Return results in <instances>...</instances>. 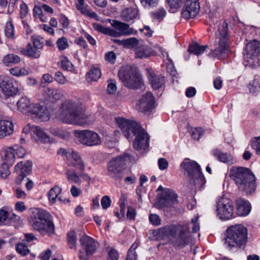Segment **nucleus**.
Instances as JSON below:
<instances>
[{
  "instance_id": "864d4df0",
  "label": "nucleus",
  "mask_w": 260,
  "mask_h": 260,
  "mask_svg": "<svg viewBox=\"0 0 260 260\" xmlns=\"http://www.w3.org/2000/svg\"><path fill=\"white\" fill-rule=\"evenodd\" d=\"M190 133L193 139L198 140L203 135L204 132L201 127L193 128H191Z\"/></svg>"
},
{
  "instance_id": "cd10ccee",
  "label": "nucleus",
  "mask_w": 260,
  "mask_h": 260,
  "mask_svg": "<svg viewBox=\"0 0 260 260\" xmlns=\"http://www.w3.org/2000/svg\"><path fill=\"white\" fill-rule=\"evenodd\" d=\"M32 162L30 160H27L24 164L22 161L18 162L15 167V172L25 175V176L28 175L32 169Z\"/></svg>"
},
{
  "instance_id": "4c0bfd02",
  "label": "nucleus",
  "mask_w": 260,
  "mask_h": 260,
  "mask_svg": "<svg viewBox=\"0 0 260 260\" xmlns=\"http://www.w3.org/2000/svg\"><path fill=\"white\" fill-rule=\"evenodd\" d=\"M207 48V45H199L196 42L195 43L189 46L188 51L190 53L196 55H199L203 53Z\"/></svg>"
},
{
  "instance_id": "2eb2a0df",
  "label": "nucleus",
  "mask_w": 260,
  "mask_h": 260,
  "mask_svg": "<svg viewBox=\"0 0 260 260\" xmlns=\"http://www.w3.org/2000/svg\"><path fill=\"white\" fill-rule=\"evenodd\" d=\"M19 82L8 76H0V88L7 96L16 95L19 91L18 86Z\"/></svg>"
},
{
  "instance_id": "ea45409f",
  "label": "nucleus",
  "mask_w": 260,
  "mask_h": 260,
  "mask_svg": "<svg viewBox=\"0 0 260 260\" xmlns=\"http://www.w3.org/2000/svg\"><path fill=\"white\" fill-rule=\"evenodd\" d=\"M142 42V40L140 41L133 37L126 39L124 41V48L133 49L136 50Z\"/></svg>"
},
{
  "instance_id": "6e6d98bb",
  "label": "nucleus",
  "mask_w": 260,
  "mask_h": 260,
  "mask_svg": "<svg viewBox=\"0 0 260 260\" xmlns=\"http://www.w3.org/2000/svg\"><path fill=\"white\" fill-rule=\"evenodd\" d=\"M127 199L125 196L123 194H122L120 200H119V207H120V214L121 215V217H124L125 214V203L126 202Z\"/></svg>"
},
{
  "instance_id": "2f4dec72",
  "label": "nucleus",
  "mask_w": 260,
  "mask_h": 260,
  "mask_svg": "<svg viewBox=\"0 0 260 260\" xmlns=\"http://www.w3.org/2000/svg\"><path fill=\"white\" fill-rule=\"evenodd\" d=\"M138 15V10L133 8L124 9L122 12V17L124 20L127 22L133 21Z\"/></svg>"
},
{
  "instance_id": "423d86ee",
  "label": "nucleus",
  "mask_w": 260,
  "mask_h": 260,
  "mask_svg": "<svg viewBox=\"0 0 260 260\" xmlns=\"http://www.w3.org/2000/svg\"><path fill=\"white\" fill-rule=\"evenodd\" d=\"M226 232L224 244L229 250L236 251L245 246L247 241V230L245 227L241 224L231 226Z\"/></svg>"
},
{
  "instance_id": "f03ea898",
  "label": "nucleus",
  "mask_w": 260,
  "mask_h": 260,
  "mask_svg": "<svg viewBox=\"0 0 260 260\" xmlns=\"http://www.w3.org/2000/svg\"><path fill=\"white\" fill-rule=\"evenodd\" d=\"M59 118L66 123L81 126L89 125L94 122L93 117L86 114L80 105L70 101L63 103Z\"/></svg>"
},
{
  "instance_id": "f257e3e1",
  "label": "nucleus",
  "mask_w": 260,
  "mask_h": 260,
  "mask_svg": "<svg viewBox=\"0 0 260 260\" xmlns=\"http://www.w3.org/2000/svg\"><path fill=\"white\" fill-rule=\"evenodd\" d=\"M154 236L157 240H164L171 236L172 244L179 248L187 245L191 238L187 225H168L157 229L154 232Z\"/></svg>"
},
{
  "instance_id": "a18cd8bd",
  "label": "nucleus",
  "mask_w": 260,
  "mask_h": 260,
  "mask_svg": "<svg viewBox=\"0 0 260 260\" xmlns=\"http://www.w3.org/2000/svg\"><path fill=\"white\" fill-rule=\"evenodd\" d=\"M77 237L73 231H70L68 234V243L70 248L73 249L76 246Z\"/></svg>"
},
{
  "instance_id": "9b49d317",
  "label": "nucleus",
  "mask_w": 260,
  "mask_h": 260,
  "mask_svg": "<svg viewBox=\"0 0 260 260\" xmlns=\"http://www.w3.org/2000/svg\"><path fill=\"white\" fill-rule=\"evenodd\" d=\"M243 57L247 63L246 66H260V43L254 40L248 43L243 53Z\"/></svg>"
},
{
  "instance_id": "338daca9",
  "label": "nucleus",
  "mask_w": 260,
  "mask_h": 260,
  "mask_svg": "<svg viewBox=\"0 0 260 260\" xmlns=\"http://www.w3.org/2000/svg\"><path fill=\"white\" fill-rule=\"evenodd\" d=\"M20 17L23 18L26 17L28 12L27 6L25 3H22L20 6Z\"/></svg>"
},
{
  "instance_id": "b1692460",
  "label": "nucleus",
  "mask_w": 260,
  "mask_h": 260,
  "mask_svg": "<svg viewBox=\"0 0 260 260\" xmlns=\"http://www.w3.org/2000/svg\"><path fill=\"white\" fill-rule=\"evenodd\" d=\"M14 133V124L8 120H0V139L12 135Z\"/></svg>"
},
{
  "instance_id": "f3484780",
  "label": "nucleus",
  "mask_w": 260,
  "mask_h": 260,
  "mask_svg": "<svg viewBox=\"0 0 260 260\" xmlns=\"http://www.w3.org/2000/svg\"><path fill=\"white\" fill-rule=\"evenodd\" d=\"M28 116L37 122L46 121L50 119V115L46 108L36 103L32 105Z\"/></svg>"
},
{
  "instance_id": "20e7f679",
  "label": "nucleus",
  "mask_w": 260,
  "mask_h": 260,
  "mask_svg": "<svg viewBox=\"0 0 260 260\" xmlns=\"http://www.w3.org/2000/svg\"><path fill=\"white\" fill-rule=\"evenodd\" d=\"M216 43L215 49L211 50L209 56L218 59L225 57L229 51L228 24L225 20L219 21L215 24Z\"/></svg>"
},
{
  "instance_id": "bf43d9fd",
  "label": "nucleus",
  "mask_w": 260,
  "mask_h": 260,
  "mask_svg": "<svg viewBox=\"0 0 260 260\" xmlns=\"http://www.w3.org/2000/svg\"><path fill=\"white\" fill-rule=\"evenodd\" d=\"M58 21L64 28H67L69 27L70 20L64 15L61 14L59 15Z\"/></svg>"
},
{
  "instance_id": "e2e57ef3",
  "label": "nucleus",
  "mask_w": 260,
  "mask_h": 260,
  "mask_svg": "<svg viewBox=\"0 0 260 260\" xmlns=\"http://www.w3.org/2000/svg\"><path fill=\"white\" fill-rule=\"evenodd\" d=\"M158 165L160 170H164L168 167L169 163L166 158H160L158 160Z\"/></svg>"
},
{
  "instance_id": "72a5a7b5",
  "label": "nucleus",
  "mask_w": 260,
  "mask_h": 260,
  "mask_svg": "<svg viewBox=\"0 0 260 260\" xmlns=\"http://www.w3.org/2000/svg\"><path fill=\"white\" fill-rule=\"evenodd\" d=\"M101 76V72L98 68L92 67L86 74V77L87 82L96 81Z\"/></svg>"
},
{
  "instance_id": "473e14b6",
  "label": "nucleus",
  "mask_w": 260,
  "mask_h": 260,
  "mask_svg": "<svg viewBox=\"0 0 260 260\" xmlns=\"http://www.w3.org/2000/svg\"><path fill=\"white\" fill-rule=\"evenodd\" d=\"M33 128V133L36 135L37 140L44 143H47L50 141V137L40 127L36 126Z\"/></svg>"
},
{
  "instance_id": "1a4fd4ad",
  "label": "nucleus",
  "mask_w": 260,
  "mask_h": 260,
  "mask_svg": "<svg viewBox=\"0 0 260 260\" xmlns=\"http://www.w3.org/2000/svg\"><path fill=\"white\" fill-rule=\"evenodd\" d=\"M131 155L127 153L118 156L109 161L107 167V175L115 180H120L124 176V166L131 160Z\"/></svg>"
},
{
  "instance_id": "5701e85b",
  "label": "nucleus",
  "mask_w": 260,
  "mask_h": 260,
  "mask_svg": "<svg viewBox=\"0 0 260 260\" xmlns=\"http://www.w3.org/2000/svg\"><path fill=\"white\" fill-rule=\"evenodd\" d=\"M66 174L67 177V179L69 182L78 184L81 183V179L86 181H89L90 180V177L87 174H78L73 169L67 170Z\"/></svg>"
},
{
  "instance_id": "a211bd4d",
  "label": "nucleus",
  "mask_w": 260,
  "mask_h": 260,
  "mask_svg": "<svg viewBox=\"0 0 260 260\" xmlns=\"http://www.w3.org/2000/svg\"><path fill=\"white\" fill-rule=\"evenodd\" d=\"M200 10V5L198 0H187L182 12V17L186 19L195 17L198 13Z\"/></svg>"
},
{
  "instance_id": "412c9836",
  "label": "nucleus",
  "mask_w": 260,
  "mask_h": 260,
  "mask_svg": "<svg viewBox=\"0 0 260 260\" xmlns=\"http://www.w3.org/2000/svg\"><path fill=\"white\" fill-rule=\"evenodd\" d=\"M67 164L68 166L74 167L81 171L85 169V165L78 153L74 150L67 153Z\"/></svg>"
},
{
  "instance_id": "3c124183",
  "label": "nucleus",
  "mask_w": 260,
  "mask_h": 260,
  "mask_svg": "<svg viewBox=\"0 0 260 260\" xmlns=\"http://www.w3.org/2000/svg\"><path fill=\"white\" fill-rule=\"evenodd\" d=\"M16 249L18 253L22 255H25L29 252L27 246L21 243L16 245Z\"/></svg>"
},
{
  "instance_id": "f704fd0d",
  "label": "nucleus",
  "mask_w": 260,
  "mask_h": 260,
  "mask_svg": "<svg viewBox=\"0 0 260 260\" xmlns=\"http://www.w3.org/2000/svg\"><path fill=\"white\" fill-rule=\"evenodd\" d=\"M61 188L58 185H55L51 188L47 193L48 200L52 204H54L56 202V200L59 194L61 191Z\"/></svg>"
},
{
  "instance_id": "052dcab7",
  "label": "nucleus",
  "mask_w": 260,
  "mask_h": 260,
  "mask_svg": "<svg viewBox=\"0 0 260 260\" xmlns=\"http://www.w3.org/2000/svg\"><path fill=\"white\" fill-rule=\"evenodd\" d=\"M111 203V200L108 196H104L101 200V205L103 209H107L109 208Z\"/></svg>"
},
{
  "instance_id": "680f3d73",
  "label": "nucleus",
  "mask_w": 260,
  "mask_h": 260,
  "mask_svg": "<svg viewBox=\"0 0 260 260\" xmlns=\"http://www.w3.org/2000/svg\"><path fill=\"white\" fill-rule=\"evenodd\" d=\"M252 147L256 150V154H260V136L255 138L252 141Z\"/></svg>"
},
{
  "instance_id": "4d7b16f0",
  "label": "nucleus",
  "mask_w": 260,
  "mask_h": 260,
  "mask_svg": "<svg viewBox=\"0 0 260 260\" xmlns=\"http://www.w3.org/2000/svg\"><path fill=\"white\" fill-rule=\"evenodd\" d=\"M55 80L61 84H64L67 82L66 77L63 74L59 71L56 72L54 75Z\"/></svg>"
},
{
  "instance_id": "393cba45",
  "label": "nucleus",
  "mask_w": 260,
  "mask_h": 260,
  "mask_svg": "<svg viewBox=\"0 0 260 260\" xmlns=\"http://www.w3.org/2000/svg\"><path fill=\"white\" fill-rule=\"evenodd\" d=\"M148 78L153 89L162 88L165 84V78L160 75H156L152 71L148 72Z\"/></svg>"
},
{
  "instance_id": "c9c22d12",
  "label": "nucleus",
  "mask_w": 260,
  "mask_h": 260,
  "mask_svg": "<svg viewBox=\"0 0 260 260\" xmlns=\"http://www.w3.org/2000/svg\"><path fill=\"white\" fill-rule=\"evenodd\" d=\"M44 94L52 101L59 100L62 95L58 89L51 88H47L44 91Z\"/></svg>"
},
{
  "instance_id": "f8f14e48",
  "label": "nucleus",
  "mask_w": 260,
  "mask_h": 260,
  "mask_svg": "<svg viewBox=\"0 0 260 260\" xmlns=\"http://www.w3.org/2000/svg\"><path fill=\"white\" fill-rule=\"evenodd\" d=\"M234 203L230 199L224 196L219 197L216 200V212L218 217L222 220H229L234 217Z\"/></svg>"
},
{
  "instance_id": "bb28decb",
  "label": "nucleus",
  "mask_w": 260,
  "mask_h": 260,
  "mask_svg": "<svg viewBox=\"0 0 260 260\" xmlns=\"http://www.w3.org/2000/svg\"><path fill=\"white\" fill-rule=\"evenodd\" d=\"M34 104L30 101V99L25 96L21 98L17 103L18 110L27 115L30 113Z\"/></svg>"
},
{
  "instance_id": "8fccbe9b",
  "label": "nucleus",
  "mask_w": 260,
  "mask_h": 260,
  "mask_svg": "<svg viewBox=\"0 0 260 260\" xmlns=\"http://www.w3.org/2000/svg\"><path fill=\"white\" fill-rule=\"evenodd\" d=\"M56 45L59 50H63L69 47L68 40L63 37L58 39Z\"/></svg>"
},
{
  "instance_id": "79ce46f5",
  "label": "nucleus",
  "mask_w": 260,
  "mask_h": 260,
  "mask_svg": "<svg viewBox=\"0 0 260 260\" xmlns=\"http://www.w3.org/2000/svg\"><path fill=\"white\" fill-rule=\"evenodd\" d=\"M9 72L12 75L16 77L26 76L29 74L27 69L25 68H20L18 67L9 69Z\"/></svg>"
},
{
  "instance_id": "774afa93",
  "label": "nucleus",
  "mask_w": 260,
  "mask_h": 260,
  "mask_svg": "<svg viewBox=\"0 0 260 260\" xmlns=\"http://www.w3.org/2000/svg\"><path fill=\"white\" fill-rule=\"evenodd\" d=\"M136 215V212L134 208L131 207H127V218L129 220H134Z\"/></svg>"
},
{
  "instance_id": "6e6552de",
  "label": "nucleus",
  "mask_w": 260,
  "mask_h": 260,
  "mask_svg": "<svg viewBox=\"0 0 260 260\" xmlns=\"http://www.w3.org/2000/svg\"><path fill=\"white\" fill-rule=\"evenodd\" d=\"M112 25L115 28L118 29L119 31L108 27H105L99 23H94L93 27L95 30L100 32L113 37L128 36L136 34L137 32L134 29L130 28L128 24L122 22L114 20Z\"/></svg>"
},
{
  "instance_id": "c85d7f7f",
  "label": "nucleus",
  "mask_w": 260,
  "mask_h": 260,
  "mask_svg": "<svg viewBox=\"0 0 260 260\" xmlns=\"http://www.w3.org/2000/svg\"><path fill=\"white\" fill-rule=\"evenodd\" d=\"M151 54V49L147 46L144 45L142 42L135 50V56L137 58L143 59L149 57Z\"/></svg>"
},
{
  "instance_id": "9d476101",
  "label": "nucleus",
  "mask_w": 260,
  "mask_h": 260,
  "mask_svg": "<svg viewBox=\"0 0 260 260\" xmlns=\"http://www.w3.org/2000/svg\"><path fill=\"white\" fill-rule=\"evenodd\" d=\"M118 77L124 86L129 88L138 89L143 86L141 77L131 67L122 68L118 72Z\"/></svg>"
},
{
  "instance_id": "69168bd1",
  "label": "nucleus",
  "mask_w": 260,
  "mask_h": 260,
  "mask_svg": "<svg viewBox=\"0 0 260 260\" xmlns=\"http://www.w3.org/2000/svg\"><path fill=\"white\" fill-rule=\"evenodd\" d=\"M77 1L79 3V4L77 5V9L80 10L82 13L88 15L89 11L85 7H84V0H82V1H80V0Z\"/></svg>"
},
{
  "instance_id": "49530a36",
  "label": "nucleus",
  "mask_w": 260,
  "mask_h": 260,
  "mask_svg": "<svg viewBox=\"0 0 260 260\" xmlns=\"http://www.w3.org/2000/svg\"><path fill=\"white\" fill-rule=\"evenodd\" d=\"M119 256V253L117 250L111 247L107 248V260H118Z\"/></svg>"
},
{
  "instance_id": "39448f33",
  "label": "nucleus",
  "mask_w": 260,
  "mask_h": 260,
  "mask_svg": "<svg viewBox=\"0 0 260 260\" xmlns=\"http://www.w3.org/2000/svg\"><path fill=\"white\" fill-rule=\"evenodd\" d=\"M229 177L241 191L251 193L255 189L254 176L246 168L232 167L229 172Z\"/></svg>"
},
{
  "instance_id": "37998d69",
  "label": "nucleus",
  "mask_w": 260,
  "mask_h": 260,
  "mask_svg": "<svg viewBox=\"0 0 260 260\" xmlns=\"http://www.w3.org/2000/svg\"><path fill=\"white\" fill-rule=\"evenodd\" d=\"M5 32L6 36L10 39H14V28L11 22H7L5 25Z\"/></svg>"
},
{
  "instance_id": "7ed1b4c3",
  "label": "nucleus",
  "mask_w": 260,
  "mask_h": 260,
  "mask_svg": "<svg viewBox=\"0 0 260 260\" xmlns=\"http://www.w3.org/2000/svg\"><path fill=\"white\" fill-rule=\"evenodd\" d=\"M29 221L32 229L42 235L50 236L54 233L55 225L52 216L41 208H34L31 211Z\"/></svg>"
},
{
  "instance_id": "4be33fe9",
  "label": "nucleus",
  "mask_w": 260,
  "mask_h": 260,
  "mask_svg": "<svg viewBox=\"0 0 260 260\" xmlns=\"http://www.w3.org/2000/svg\"><path fill=\"white\" fill-rule=\"evenodd\" d=\"M79 241L87 254H93L96 250L98 243L93 238L84 235L80 238Z\"/></svg>"
},
{
  "instance_id": "aec40b11",
  "label": "nucleus",
  "mask_w": 260,
  "mask_h": 260,
  "mask_svg": "<svg viewBox=\"0 0 260 260\" xmlns=\"http://www.w3.org/2000/svg\"><path fill=\"white\" fill-rule=\"evenodd\" d=\"M115 121L127 139L130 137L131 131L137 123L135 121L128 120L122 117H115Z\"/></svg>"
},
{
  "instance_id": "ddd939ff",
  "label": "nucleus",
  "mask_w": 260,
  "mask_h": 260,
  "mask_svg": "<svg viewBox=\"0 0 260 260\" xmlns=\"http://www.w3.org/2000/svg\"><path fill=\"white\" fill-rule=\"evenodd\" d=\"M135 136L133 142V147L136 150L145 149L148 147L149 137L146 131L139 124L137 123L131 132Z\"/></svg>"
},
{
  "instance_id": "0eeeda50",
  "label": "nucleus",
  "mask_w": 260,
  "mask_h": 260,
  "mask_svg": "<svg viewBox=\"0 0 260 260\" xmlns=\"http://www.w3.org/2000/svg\"><path fill=\"white\" fill-rule=\"evenodd\" d=\"M181 168L186 172L190 178V183L196 189H202L206 183V179L201 172L200 165L194 161L186 159L181 164Z\"/></svg>"
},
{
  "instance_id": "09e8293b",
  "label": "nucleus",
  "mask_w": 260,
  "mask_h": 260,
  "mask_svg": "<svg viewBox=\"0 0 260 260\" xmlns=\"http://www.w3.org/2000/svg\"><path fill=\"white\" fill-rule=\"evenodd\" d=\"M9 164L3 163L0 167V177L2 178H6L10 174L9 169Z\"/></svg>"
},
{
  "instance_id": "de8ad7c7",
  "label": "nucleus",
  "mask_w": 260,
  "mask_h": 260,
  "mask_svg": "<svg viewBox=\"0 0 260 260\" xmlns=\"http://www.w3.org/2000/svg\"><path fill=\"white\" fill-rule=\"evenodd\" d=\"M166 15V11L164 9H159L151 13V16L153 18L159 21L162 20Z\"/></svg>"
},
{
  "instance_id": "603ef678",
  "label": "nucleus",
  "mask_w": 260,
  "mask_h": 260,
  "mask_svg": "<svg viewBox=\"0 0 260 260\" xmlns=\"http://www.w3.org/2000/svg\"><path fill=\"white\" fill-rule=\"evenodd\" d=\"M108 82L107 92L109 94H114L117 89L116 81L114 79H110L108 80Z\"/></svg>"
},
{
  "instance_id": "dca6fc26",
  "label": "nucleus",
  "mask_w": 260,
  "mask_h": 260,
  "mask_svg": "<svg viewBox=\"0 0 260 260\" xmlns=\"http://www.w3.org/2000/svg\"><path fill=\"white\" fill-rule=\"evenodd\" d=\"M155 98L153 94L148 91L142 95L137 104V109L139 111L147 113L151 112L155 107Z\"/></svg>"
},
{
  "instance_id": "c756f323",
  "label": "nucleus",
  "mask_w": 260,
  "mask_h": 260,
  "mask_svg": "<svg viewBox=\"0 0 260 260\" xmlns=\"http://www.w3.org/2000/svg\"><path fill=\"white\" fill-rule=\"evenodd\" d=\"M214 155L221 162L228 165H232L234 163V158L230 153H224L217 150L215 151Z\"/></svg>"
},
{
  "instance_id": "13d9d810",
  "label": "nucleus",
  "mask_w": 260,
  "mask_h": 260,
  "mask_svg": "<svg viewBox=\"0 0 260 260\" xmlns=\"http://www.w3.org/2000/svg\"><path fill=\"white\" fill-rule=\"evenodd\" d=\"M149 219L150 222L154 225H159L161 223L159 217L155 214H151L149 215Z\"/></svg>"
},
{
  "instance_id": "a878e982",
  "label": "nucleus",
  "mask_w": 260,
  "mask_h": 260,
  "mask_svg": "<svg viewBox=\"0 0 260 260\" xmlns=\"http://www.w3.org/2000/svg\"><path fill=\"white\" fill-rule=\"evenodd\" d=\"M237 213L239 216H245L249 214L251 210L250 203L242 199L236 200Z\"/></svg>"
},
{
  "instance_id": "5fc2aeb1",
  "label": "nucleus",
  "mask_w": 260,
  "mask_h": 260,
  "mask_svg": "<svg viewBox=\"0 0 260 260\" xmlns=\"http://www.w3.org/2000/svg\"><path fill=\"white\" fill-rule=\"evenodd\" d=\"M53 77L49 74H44L41 78L40 85L45 87L53 81Z\"/></svg>"
},
{
  "instance_id": "4468645a",
  "label": "nucleus",
  "mask_w": 260,
  "mask_h": 260,
  "mask_svg": "<svg viewBox=\"0 0 260 260\" xmlns=\"http://www.w3.org/2000/svg\"><path fill=\"white\" fill-rule=\"evenodd\" d=\"M79 141L84 145L93 146L100 145L102 139L100 135L95 132L90 130L76 131Z\"/></svg>"
},
{
  "instance_id": "6ab92c4d",
  "label": "nucleus",
  "mask_w": 260,
  "mask_h": 260,
  "mask_svg": "<svg viewBox=\"0 0 260 260\" xmlns=\"http://www.w3.org/2000/svg\"><path fill=\"white\" fill-rule=\"evenodd\" d=\"M177 197V194L172 189L165 188L159 202L163 206L171 207L178 203Z\"/></svg>"
},
{
  "instance_id": "e433bc0d",
  "label": "nucleus",
  "mask_w": 260,
  "mask_h": 260,
  "mask_svg": "<svg viewBox=\"0 0 260 260\" xmlns=\"http://www.w3.org/2000/svg\"><path fill=\"white\" fill-rule=\"evenodd\" d=\"M20 58L17 55L9 54L4 56L2 61L6 66H11L20 61Z\"/></svg>"
},
{
  "instance_id": "0e129e2a",
  "label": "nucleus",
  "mask_w": 260,
  "mask_h": 260,
  "mask_svg": "<svg viewBox=\"0 0 260 260\" xmlns=\"http://www.w3.org/2000/svg\"><path fill=\"white\" fill-rule=\"evenodd\" d=\"M105 58L107 61L112 64H113L115 63L116 60L115 54L113 51L109 52L105 54Z\"/></svg>"
},
{
  "instance_id": "a19ab883",
  "label": "nucleus",
  "mask_w": 260,
  "mask_h": 260,
  "mask_svg": "<svg viewBox=\"0 0 260 260\" xmlns=\"http://www.w3.org/2000/svg\"><path fill=\"white\" fill-rule=\"evenodd\" d=\"M26 55L35 58H39L41 55L39 49L28 43L27 46V50L25 51Z\"/></svg>"
},
{
  "instance_id": "7c9ffc66",
  "label": "nucleus",
  "mask_w": 260,
  "mask_h": 260,
  "mask_svg": "<svg viewBox=\"0 0 260 260\" xmlns=\"http://www.w3.org/2000/svg\"><path fill=\"white\" fill-rule=\"evenodd\" d=\"M4 163L12 165L15 162V158L14 148L7 147L4 150Z\"/></svg>"
},
{
  "instance_id": "c03bdc74",
  "label": "nucleus",
  "mask_w": 260,
  "mask_h": 260,
  "mask_svg": "<svg viewBox=\"0 0 260 260\" xmlns=\"http://www.w3.org/2000/svg\"><path fill=\"white\" fill-rule=\"evenodd\" d=\"M248 88L251 93H256L260 90V79L258 78H255L253 81L250 82Z\"/></svg>"
},
{
  "instance_id": "58836bf2",
  "label": "nucleus",
  "mask_w": 260,
  "mask_h": 260,
  "mask_svg": "<svg viewBox=\"0 0 260 260\" xmlns=\"http://www.w3.org/2000/svg\"><path fill=\"white\" fill-rule=\"evenodd\" d=\"M58 64L64 70L72 72L75 70L73 64L65 56H60Z\"/></svg>"
}]
</instances>
